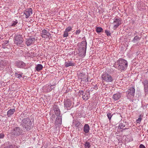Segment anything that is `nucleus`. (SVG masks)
<instances>
[{"instance_id":"obj_9","label":"nucleus","mask_w":148,"mask_h":148,"mask_svg":"<svg viewBox=\"0 0 148 148\" xmlns=\"http://www.w3.org/2000/svg\"><path fill=\"white\" fill-rule=\"evenodd\" d=\"M41 36L42 38H46L51 36V34L45 29H43L40 33Z\"/></svg>"},{"instance_id":"obj_29","label":"nucleus","mask_w":148,"mask_h":148,"mask_svg":"<svg viewBox=\"0 0 148 148\" xmlns=\"http://www.w3.org/2000/svg\"><path fill=\"white\" fill-rule=\"evenodd\" d=\"M85 146L88 148H90V143L89 142H86L85 144Z\"/></svg>"},{"instance_id":"obj_34","label":"nucleus","mask_w":148,"mask_h":148,"mask_svg":"<svg viewBox=\"0 0 148 148\" xmlns=\"http://www.w3.org/2000/svg\"><path fill=\"white\" fill-rule=\"evenodd\" d=\"M4 67V66L3 65V64L2 63H0V70H2Z\"/></svg>"},{"instance_id":"obj_24","label":"nucleus","mask_w":148,"mask_h":148,"mask_svg":"<svg viewBox=\"0 0 148 148\" xmlns=\"http://www.w3.org/2000/svg\"><path fill=\"white\" fill-rule=\"evenodd\" d=\"M141 38V37H139L138 36H136L134 38L133 40H132L133 42L134 43L138 41Z\"/></svg>"},{"instance_id":"obj_6","label":"nucleus","mask_w":148,"mask_h":148,"mask_svg":"<svg viewBox=\"0 0 148 148\" xmlns=\"http://www.w3.org/2000/svg\"><path fill=\"white\" fill-rule=\"evenodd\" d=\"M23 38L21 35L18 34L16 35L14 38V44L20 47H23Z\"/></svg>"},{"instance_id":"obj_26","label":"nucleus","mask_w":148,"mask_h":148,"mask_svg":"<svg viewBox=\"0 0 148 148\" xmlns=\"http://www.w3.org/2000/svg\"><path fill=\"white\" fill-rule=\"evenodd\" d=\"M143 116L142 115L140 114V115L139 117L136 120V122L137 123H140L142 119V117H143Z\"/></svg>"},{"instance_id":"obj_14","label":"nucleus","mask_w":148,"mask_h":148,"mask_svg":"<svg viewBox=\"0 0 148 148\" xmlns=\"http://www.w3.org/2000/svg\"><path fill=\"white\" fill-rule=\"evenodd\" d=\"M65 66L68 67L70 66H73L75 65V63L72 60H68L66 61L65 63Z\"/></svg>"},{"instance_id":"obj_5","label":"nucleus","mask_w":148,"mask_h":148,"mask_svg":"<svg viewBox=\"0 0 148 148\" xmlns=\"http://www.w3.org/2000/svg\"><path fill=\"white\" fill-rule=\"evenodd\" d=\"M87 42L84 41H82L80 43L79 48V52L80 53L82 56H85Z\"/></svg>"},{"instance_id":"obj_41","label":"nucleus","mask_w":148,"mask_h":148,"mask_svg":"<svg viewBox=\"0 0 148 148\" xmlns=\"http://www.w3.org/2000/svg\"><path fill=\"white\" fill-rule=\"evenodd\" d=\"M82 98L84 100H87L88 99V98H86V97H85V95L83 96Z\"/></svg>"},{"instance_id":"obj_3","label":"nucleus","mask_w":148,"mask_h":148,"mask_svg":"<svg viewBox=\"0 0 148 148\" xmlns=\"http://www.w3.org/2000/svg\"><path fill=\"white\" fill-rule=\"evenodd\" d=\"M135 93V89L134 87H130L126 92V96L127 99L130 101H133V98Z\"/></svg>"},{"instance_id":"obj_17","label":"nucleus","mask_w":148,"mask_h":148,"mask_svg":"<svg viewBox=\"0 0 148 148\" xmlns=\"http://www.w3.org/2000/svg\"><path fill=\"white\" fill-rule=\"evenodd\" d=\"M45 87L46 88L45 91L47 92H50L54 88L53 85L50 86L49 85H47Z\"/></svg>"},{"instance_id":"obj_33","label":"nucleus","mask_w":148,"mask_h":148,"mask_svg":"<svg viewBox=\"0 0 148 148\" xmlns=\"http://www.w3.org/2000/svg\"><path fill=\"white\" fill-rule=\"evenodd\" d=\"M145 95L148 94V86L144 88Z\"/></svg>"},{"instance_id":"obj_12","label":"nucleus","mask_w":148,"mask_h":148,"mask_svg":"<svg viewBox=\"0 0 148 148\" xmlns=\"http://www.w3.org/2000/svg\"><path fill=\"white\" fill-rule=\"evenodd\" d=\"M17 66L20 68H25L26 66L25 64L22 61H18L16 62Z\"/></svg>"},{"instance_id":"obj_42","label":"nucleus","mask_w":148,"mask_h":148,"mask_svg":"<svg viewBox=\"0 0 148 148\" xmlns=\"http://www.w3.org/2000/svg\"><path fill=\"white\" fill-rule=\"evenodd\" d=\"M2 45L3 48H5V44H3Z\"/></svg>"},{"instance_id":"obj_13","label":"nucleus","mask_w":148,"mask_h":148,"mask_svg":"<svg viewBox=\"0 0 148 148\" xmlns=\"http://www.w3.org/2000/svg\"><path fill=\"white\" fill-rule=\"evenodd\" d=\"M113 23H115L114 24V27L115 28H117L121 24L120 19L117 18L114 19Z\"/></svg>"},{"instance_id":"obj_11","label":"nucleus","mask_w":148,"mask_h":148,"mask_svg":"<svg viewBox=\"0 0 148 148\" xmlns=\"http://www.w3.org/2000/svg\"><path fill=\"white\" fill-rule=\"evenodd\" d=\"M32 14V10L31 8L27 9L24 13V14L25 15V17L27 18L29 17Z\"/></svg>"},{"instance_id":"obj_16","label":"nucleus","mask_w":148,"mask_h":148,"mask_svg":"<svg viewBox=\"0 0 148 148\" xmlns=\"http://www.w3.org/2000/svg\"><path fill=\"white\" fill-rule=\"evenodd\" d=\"M55 114L57 116H60V111L58 107L55 106L53 109Z\"/></svg>"},{"instance_id":"obj_27","label":"nucleus","mask_w":148,"mask_h":148,"mask_svg":"<svg viewBox=\"0 0 148 148\" xmlns=\"http://www.w3.org/2000/svg\"><path fill=\"white\" fill-rule=\"evenodd\" d=\"M103 30V29L101 27H97L96 28V32L98 33L102 32Z\"/></svg>"},{"instance_id":"obj_23","label":"nucleus","mask_w":148,"mask_h":148,"mask_svg":"<svg viewBox=\"0 0 148 148\" xmlns=\"http://www.w3.org/2000/svg\"><path fill=\"white\" fill-rule=\"evenodd\" d=\"M142 83L144 85V88L148 87V80L146 79H144Z\"/></svg>"},{"instance_id":"obj_20","label":"nucleus","mask_w":148,"mask_h":148,"mask_svg":"<svg viewBox=\"0 0 148 148\" xmlns=\"http://www.w3.org/2000/svg\"><path fill=\"white\" fill-rule=\"evenodd\" d=\"M90 130V127L89 125L87 124H85L83 128V130L84 132L86 133H88Z\"/></svg>"},{"instance_id":"obj_10","label":"nucleus","mask_w":148,"mask_h":148,"mask_svg":"<svg viewBox=\"0 0 148 148\" xmlns=\"http://www.w3.org/2000/svg\"><path fill=\"white\" fill-rule=\"evenodd\" d=\"M22 131L19 127H17L14 128L12 132L14 135L18 136L22 133Z\"/></svg>"},{"instance_id":"obj_28","label":"nucleus","mask_w":148,"mask_h":148,"mask_svg":"<svg viewBox=\"0 0 148 148\" xmlns=\"http://www.w3.org/2000/svg\"><path fill=\"white\" fill-rule=\"evenodd\" d=\"M22 74H20V73H15V75L16 77L20 79L22 75Z\"/></svg>"},{"instance_id":"obj_31","label":"nucleus","mask_w":148,"mask_h":148,"mask_svg":"<svg viewBox=\"0 0 148 148\" xmlns=\"http://www.w3.org/2000/svg\"><path fill=\"white\" fill-rule=\"evenodd\" d=\"M72 29L71 27V26H69L65 30L69 32L71 31Z\"/></svg>"},{"instance_id":"obj_22","label":"nucleus","mask_w":148,"mask_h":148,"mask_svg":"<svg viewBox=\"0 0 148 148\" xmlns=\"http://www.w3.org/2000/svg\"><path fill=\"white\" fill-rule=\"evenodd\" d=\"M43 68V66L41 64H38L35 67V69L37 71L41 70Z\"/></svg>"},{"instance_id":"obj_30","label":"nucleus","mask_w":148,"mask_h":148,"mask_svg":"<svg viewBox=\"0 0 148 148\" xmlns=\"http://www.w3.org/2000/svg\"><path fill=\"white\" fill-rule=\"evenodd\" d=\"M17 23L18 21L16 20L15 21H13L12 22V23L11 24V26H15V25Z\"/></svg>"},{"instance_id":"obj_44","label":"nucleus","mask_w":148,"mask_h":148,"mask_svg":"<svg viewBox=\"0 0 148 148\" xmlns=\"http://www.w3.org/2000/svg\"><path fill=\"white\" fill-rule=\"evenodd\" d=\"M137 33V32H136V33L134 34L135 35Z\"/></svg>"},{"instance_id":"obj_38","label":"nucleus","mask_w":148,"mask_h":148,"mask_svg":"<svg viewBox=\"0 0 148 148\" xmlns=\"http://www.w3.org/2000/svg\"><path fill=\"white\" fill-rule=\"evenodd\" d=\"M4 136H5L4 134H0V139L3 138L4 137Z\"/></svg>"},{"instance_id":"obj_8","label":"nucleus","mask_w":148,"mask_h":148,"mask_svg":"<svg viewBox=\"0 0 148 148\" xmlns=\"http://www.w3.org/2000/svg\"><path fill=\"white\" fill-rule=\"evenodd\" d=\"M35 40V38L32 37H30L25 40V44L27 46H28L33 45Z\"/></svg>"},{"instance_id":"obj_18","label":"nucleus","mask_w":148,"mask_h":148,"mask_svg":"<svg viewBox=\"0 0 148 148\" xmlns=\"http://www.w3.org/2000/svg\"><path fill=\"white\" fill-rule=\"evenodd\" d=\"M121 97V94L118 93L114 94L112 96V98L114 100L116 101L119 99Z\"/></svg>"},{"instance_id":"obj_32","label":"nucleus","mask_w":148,"mask_h":148,"mask_svg":"<svg viewBox=\"0 0 148 148\" xmlns=\"http://www.w3.org/2000/svg\"><path fill=\"white\" fill-rule=\"evenodd\" d=\"M69 35L68 32H66V30L64 32L63 36L64 37H67Z\"/></svg>"},{"instance_id":"obj_19","label":"nucleus","mask_w":148,"mask_h":148,"mask_svg":"<svg viewBox=\"0 0 148 148\" xmlns=\"http://www.w3.org/2000/svg\"><path fill=\"white\" fill-rule=\"evenodd\" d=\"M14 109H11L8 111L7 112V116L8 117H10L11 115H12L15 112Z\"/></svg>"},{"instance_id":"obj_40","label":"nucleus","mask_w":148,"mask_h":148,"mask_svg":"<svg viewBox=\"0 0 148 148\" xmlns=\"http://www.w3.org/2000/svg\"><path fill=\"white\" fill-rule=\"evenodd\" d=\"M139 148H146L144 145L143 144H141L139 146Z\"/></svg>"},{"instance_id":"obj_21","label":"nucleus","mask_w":148,"mask_h":148,"mask_svg":"<svg viewBox=\"0 0 148 148\" xmlns=\"http://www.w3.org/2000/svg\"><path fill=\"white\" fill-rule=\"evenodd\" d=\"M81 123L80 122L77 120H74L73 123V125L76 127H77L80 125Z\"/></svg>"},{"instance_id":"obj_36","label":"nucleus","mask_w":148,"mask_h":148,"mask_svg":"<svg viewBox=\"0 0 148 148\" xmlns=\"http://www.w3.org/2000/svg\"><path fill=\"white\" fill-rule=\"evenodd\" d=\"M14 146L11 145H9V146L5 147H4L3 148H14Z\"/></svg>"},{"instance_id":"obj_7","label":"nucleus","mask_w":148,"mask_h":148,"mask_svg":"<svg viewBox=\"0 0 148 148\" xmlns=\"http://www.w3.org/2000/svg\"><path fill=\"white\" fill-rule=\"evenodd\" d=\"M64 107L67 110H70L72 107L71 101L69 99H67L64 101Z\"/></svg>"},{"instance_id":"obj_1","label":"nucleus","mask_w":148,"mask_h":148,"mask_svg":"<svg viewBox=\"0 0 148 148\" xmlns=\"http://www.w3.org/2000/svg\"><path fill=\"white\" fill-rule=\"evenodd\" d=\"M128 66V62L126 60L120 58L114 64V66L122 71L126 70Z\"/></svg>"},{"instance_id":"obj_35","label":"nucleus","mask_w":148,"mask_h":148,"mask_svg":"<svg viewBox=\"0 0 148 148\" xmlns=\"http://www.w3.org/2000/svg\"><path fill=\"white\" fill-rule=\"evenodd\" d=\"M105 33L108 36H110L111 33H110L109 31H107L105 30Z\"/></svg>"},{"instance_id":"obj_39","label":"nucleus","mask_w":148,"mask_h":148,"mask_svg":"<svg viewBox=\"0 0 148 148\" xmlns=\"http://www.w3.org/2000/svg\"><path fill=\"white\" fill-rule=\"evenodd\" d=\"M79 93L81 95H83L84 91L82 90H80L79 92Z\"/></svg>"},{"instance_id":"obj_4","label":"nucleus","mask_w":148,"mask_h":148,"mask_svg":"<svg viewBox=\"0 0 148 148\" xmlns=\"http://www.w3.org/2000/svg\"><path fill=\"white\" fill-rule=\"evenodd\" d=\"M101 80L103 82H112L113 81L112 76L107 73L105 72L101 75Z\"/></svg>"},{"instance_id":"obj_43","label":"nucleus","mask_w":148,"mask_h":148,"mask_svg":"<svg viewBox=\"0 0 148 148\" xmlns=\"http://www.w3.org/2000/svg\"><path fill=\"white\" fill-rule=\"evenodd\" d=\"M5 43L6 44L7 43H8V42L7 41H5Z\"/></svg>"},{"instance_id":"obj_37","label":"nucleus","mask_w":148,"mask_h":148,"mask_svg":"<svg viewBox=\"0 0 148 148\" xmlns=\"http://www.w3.org/2000/svg\"><path fill=\"white\" fill-rule=\"evenodd\" d=\"M81 32V31L79 29L77 30L75 32L76 34V35H78Z\"/></svg>"},{"instance_id":"obj_25","label":"nucleus","mask_w":148,"mask_h":148,"mask_svg":"<svg viewBox=\"0 0 148 148\" xmlns=\"http://www.w3.org/2000/svg\"><path fill=\"white\" fill-rule=\"evenodd\" d=\"M113 114H112V113H111L110 112H107V116L108 119L109 121H111V118Z\"/></svg>"},{"instance_id":"obj_15","label":"nucleus","mask_w":148,"mask_h":148,"mask_svg":"<svg viewBox=\"0 0 148 148\" xmlns=\"http://www.w3.org/2000/svg\"><path fill=\"white\" fill-rule=\"evenodd\" d=\"M62 123V119L60 116L57 117L55 122V125H60Z\"/></svg>"},{"instance_id":"obj_2","label":"nucleus","mask_w":148,"mask_h":148,"mask_svg":"<svg viewBox=\"0 0 148 148\" xmlns=\"http://www.w3.org/2000/svg\"><path fill=\"white\" fill-rule=\"evenodd\" d=\"M32 125L31 121L29 118H27L23 119L21 123L23 131L26 132L30 130Z\"/></svg>"}]
</instances>
